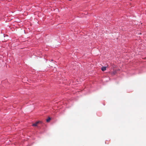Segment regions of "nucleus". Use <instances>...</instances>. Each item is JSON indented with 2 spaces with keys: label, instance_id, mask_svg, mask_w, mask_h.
<instances>
[{
  "label": "nucleus",
  "instance_id": "obj_2",
  "mask_svg": "<svg viewBox=\"0 0 146 146\" xmlns=\"http://www.w3.org/2000/svg\"><path fill=\"white\" fill-rule=\"evenodd\" d=\"M101 70L103 71H105L106 70V67H102L101 68Z\"/></svg>",
  "mask_w": 146,
  "mask_h": 146
},
{
  "label": "nucleus",
  "instance_id": "obj_4",
  "mask_svg": "<svg viewBox=\"0 0 146 146\" xmlns=\"http://www.w3.org/2000/svg\"><path fill=\"white\" fill-rule=\"evenodd\" d=\"M53 61V60H51V61Z\"/></svg>",
  "mask_w": 146,
  "mask_h": 146
},
{
  "label": "nucleus",
  "instance_id": "obj_3",
  "mask_svg": "<svg viewBox=\"0 0 146 146\" xmlns=\"http://www.w3.org/2000/svg\"><path fill=\"white\" fill-rule=\"evenodd\" d=\"M50 119H51V118L50 117H49L48 118L46 119V121L47 122H48Z\"/></svg>",
  "mask_w": 146,
  "mask_h": 146
},
{
  "label": "nucleus",
  "instance_id": "obj_1",
  "mask_svg": "<svg viewBox=\"0 0 146 146\" xmlns=\"http://www.w3.org/2000/svg\"><path fill=\"white\" fill-rule=\"evenodd\" d=\"M39 122L38 121V122H36V123H33L32 125V126H36L37 125V124Z\"/></svg>",
  "mask_w": 146,
  "mask_h": 146
}]
</instances>
